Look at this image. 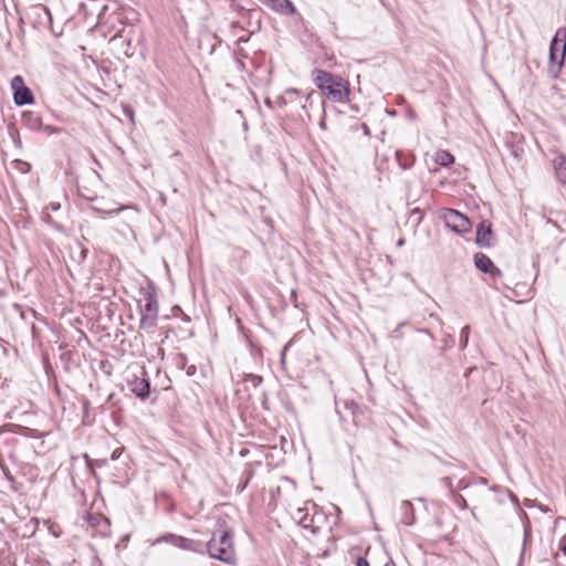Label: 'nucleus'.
<instances>
[{"label":"nucleus","mask_w":566,"mask_h":566,"mask_svg":"<svg viewBox=\"0 0 566 566\" xmlns=\"http://www.w3.org/2000/svg\"><path fill=\"white\" fill-rule=\"evenodd\" d=\"M312 74L315 86L326 98L334 103L349 101L350 85L346 78L321 69H314Z\"/></svg>","instance_id":"1"},{"label":"nucleus","mask_w":566,"mask_h":566,"mask_svg":"<svg viewBox=\"0 0 566 566\" xmlns=\"http://www.w3.org/2000/svg\"><path fill=\"white\" fill-rule=\"evenodd\" d=\"M206 552L211 558L233 563L234 547H233V532L227 526L226 521L219 518L216 524V531L212 537L205 543Z\"/></svg>","instance_id":"2"},{"label":"nucleus","mask_w":566,"mask_h":566,"mask_svg":"<svg viewBox=\"0 0 566 566\" xmlns=\"http://www.w3.org/2000/svg\"><path fill=\"white\" fill-rule=\"evenodd\" d=\"M566 57V29L559 28L549 43L547 72L552 78H557Z\"/></svg>","instance_id":"3"},{"label":"nucleus","mask_w":566,"mask_h":566,"mask_svg":"<svg viewBox=\"0 0 566 566\" xmlns=\"http://www.w3.org/2000/svg\"><path fill=\"white\" fill-rule=\"evenodd\" d=\"M160 543H168L179 549L192 552L197 554L203 555L206 553V544L202 541L188 538L181 535H177L174 533H165L157 537L153 545H157Z\"/></svg>","instance_id":"4"},{"label":"nucleus","mask_w":566,"mask_h":566,"mask_svg":"<svg viewBox=\"0 0 566 566\" xmlns=\"http://www.w3.org/2000/svg\"><path fill=\"white\" fill-rule=\"evenodd\" d=\"M442 219L447 228L457 234L469 233L472 229V222L468 216L453 208L442 210Z\"/></svg>","instance_id":"5"},{"label":"nucleus","mask_w":566,"mask_h":566,"mask_svg":"<svg viewBox=\"0 0 566 566\" xmlns=\"http://www.w3.org/2000/svg\"><path fill=\"white\" fill-rule=\"evenodd\" d=\"M10 86L12 90L13 103L17 106L21 107L25 105H32L35 103L33 92L29 86H27L24 78L21 75L13 76L10 82Z\"/></svg>","instance_id":"6"},{"label":"nucleus","mask_w":566,"mask_h":566,"mask_svg":"<svg viewBox=\"0 0 566 566\" xmlns=\"http://www.w3.org/2000/svg\"><path fill=\"white\" fill-rule=\"evenodd\" d=\"M475 244L480 248H492L496 244V235L491 221L482 219L475 229Z\"/></svg>","instance_id":"7"},{"label":"nucleus","mask_w":566,"mask_h":566,"mask_svg":"<svg viewBox=\"0 0 566 566\" xmlns=\"http://www.w3.org/2000/svg\"><path fill=\"white\" fill-rule=\"evenodd\" d=\"M142 376H136L128 380L129 390L140 400H146L149 398L151 392L150 380L147 376V373L144 368H142Z\"/></svg>","instance_id":"8"},{"label":"nucleus","mask_w":566,"mask_h":566,"mask_svg":"<svg viewBox=\"0 0 566 566\" xmlns=\"http://www.w3.org/2000/svg\"><path fill=\"white\" fill-rule=\"evenodd\" d=\"M139 310H159L156 286L151 281H148L145 286L139 289Z\"/></svg>","instance_id":"9"},{"label":"nucleus","mask_w":566,"mask_h":566,"mask_svg":"<svg viewBox=\"0 0 566 566\" xmlns=\"http://www.w3.org/2000/svg\"><path fill=\"white\" fill-rule=\"evenodd\" d=\"M473 262H474L475 268L480 272H482L484 274H489L492 279H497V277H501L503 275V273L500 270V268H497L494 264V262L490 259V256H488L483 252H476L473 255Z\"/></svg>","instance_id":"10"},{"label":"nucleus","mask_w":566,"mask_h":566,"mask_svg":"<svg viewBox=\"0 0 566 566\" xmlns=\"http://www.w3.org/2000/svg\"><path fill=\"white\" fill-rule=\"evenodd\" d=\"M240 14L247 19V24L252 28L250 35L259 32L262 28V14L261 8L244 9L241 8Z\"/></svg>","instance_id":"11"},{"label":"nucleus","mask_w":566,"mask_h":566,"mask_svg":"<svg viewBox=\"0 0 566 566\" xmlns=\"http://www.w3.org/2000/svg\"><path fill=\"white\" fill-rule=\"evenodd\" d=\"M275 12L284 15H292L296 9L291 0H260Z\"/></svg>","instance_id":"12"},{"label":"nucleus","mask_w":566,"mask_h":566,"mask_svg":"<svg viewBox=\"0 0 566 566\" xmlns=\"http://www.w3.org/2000/svg\"><path fill=\"white\" fill-rule=\"evenodd\" d=\"M21 122L23 126L33 132H40L41 127H43L42 117L32 111H23L21 113Z\"/></svg>","instance_id":"13"},{"label":"nucleus","mask_w":566,"mask_h":566,"mask_svg":"<svg viewBox=\"0 0 566 566\" xmlns=\"http://www.w3.org/2000/svg\"><path fill=\"white\" fill-rule=\"evenodd\" d=\"M293 518L304 528H311L313 533L318 532V527L313 526L314 517H310L307 507H298L293 514Z\"/></svg>","instance_id":"14"},{"label":"nucleus","mask_w":566,"mask_h":566,"mask_svg":"<svg viewBox=\"0 0 566 566\" xmlns=\"http://www.w3.org/2000/svg\"><path fill=\"white\" fill-rule=\"evenodd\" d=\"M158 310H143L140 312L139 328L150 329L157 325Z\"/></svg>","instance_id":"15"},{"label":"nucleus","mask_w":566,"mask_h":566,"mask_svg":"<svg viewBox=\"0 0 566 566\" xmlns=\"http://www.w3.org/2000/svg\"><path fill=\"white\" fill-rule=\"evenodd\" d=\"M400 511H401V523H403L407 526H411L415 524V509L410 501H402L400 504Z\"/></svg>","instance_id":"16"},{"label":"nucleus","mask_w":566,"mask_h":566,"mask_svg":"<svg viewBox=\"0 0 566 566\" xmlns=\"http://www.w3.org/2000/svg\"><path fill=\"white\" fill-rule=\"evenodd\" d=\"M558 180L566 185V155L559 154L553 161Z\"/></svg>","instance_id":"17"},{"label":"nucleus","mask_w":566,"mask_h":566,"mask_svg":"<svg viewBox=\"0 0 566 566\" xmlns=\"http://www.w3.org/2000/svg\"><path fill=\"white\" fill-rule=\"evenodd\" d=\"M83 458L85 460L87 470L90 471V473L93 476H96L95 468H104L108 463L107 459H105V458H103V459H92V458H90V455L87 453H84Z\"/></svg>","instance_id":"18"},{"label":"nucleus","mask_w":566,"mask_h":566,"mask_svg":"<svg viewBox=\"0 0 566 566\" xmlns=\"http://www.w3.org/2000/svg\"><path fill=\"white\" fill-rule=\"evenodd\" d=\"M0 469H1L6 480L9 482L11 490L14 492H18L21 486V483L17 482L15 478L11 474V471L3 462V459L1 455H0Z\"/></svg>","instance_id":"19"},{"label":"nucleus","mask_w":566,"mask_h":566,"mask_svg":"<svg viewBox=\"0 0 566 566\" xmlns=\"http://www.w3.org/2000/svg\"><path fill=\"white\" fill-rule=\"evenodd\" d=\"M396 159L402 169H410L415 163V157L412 155H406L401 150L396 151Z\"/></svg>","instance_id":"20"},{"label":"nucleus","mask_w":566,"mask_h":566,"mask_svg":"<svg viewBox=\"0 0 566 566\" xmlns=\"http://www.w3.org/2000/svg\"><path fill=\"white\" fill-rule=\"evenodd\" d=\"M505 146L509 148L512 157H514L516 160H521L524 155V148L520 142L507 140Z\"/></svg>","instance_id":"21"},{"label":"nucleus","mask_w":566,"mask_h":566,"mask_svg":"<svg viewBox=\"0 0 566 566\" xmlns=\"http://www.w3.org/2000/svg\"><path fill=\"white\" fill-rule=\"evenodd\" d=\"M436 163L442 167H449L454 163V156L448 150H440L436 155Z\"/></svg>","instance_id":"22"},{"label":"nucleus","mask_w":566,"mask_h":566,"mask_svg":"<svg viewBox=\"0 0 566 566\" xmlns=\"http://www.w3.org/2000/svg\"><path fill=\"white\" fill-rule=\"evenodd\" d=\"M416 332L424 335L426 339L423 342V345H426L427 347H429L432 350L437 349V347L434 345L436 338H434V336L432 335V333L429 329H427V328H417Z\"/></svg>","instance_id":"23"},{"label":"nucleus","mask_w":566,"mask_h":566,"mask_svg":"<svg viewBox=\"0 0 566 566\" xmlns=\"http://www.w3.org/2000/svg\"><path fill=\"white\" fill-rule=\"evenodd\" d=\"M470 336V326L465 325L461 328L460 338H459V348L460 350H464L469 344Z\"/></svg>","instance_id":"24"},{"label":"nucleus","mask_w":566,"mask_h":566,"mask_svg":"<svg viewBox=\"0 0 566 566\" xmlns=\"http://www.w3.org/2000/svg\"><path fill=\"white\" fill-rule=\"evenodd\" d=\"M243 381L250 382L254 388H256L263 382V377L252 373L244 374Z\"/></svg>","instance_id":"25"},{"label":"nucleus","mask_w":566,"mask_h":566,"mask_svg":"<svg viewBox=\"0 0 566 566\" xmlns=\"http://www.w3.org/2000/svg\"><path fill=\"white\" fill-rule=\"evenodd\" d=\"M8 132H9L10 137L13 140L14 146L18 147V148H21L22 147V142L20 139L19 132L15 128L14 124H9L8 125Z\"/></svg>","instance_id":"26"},{"label":"nucleus","mask_w":566,"mask_h":566,"mask_svg":"<svg viewBox=\"0 0 566 566\" xmlns=\"http://www.w3.org/2000/svg\"><path fill=\"white\" fill-rule=\"evenodd\" d=\"M345 408L352 412L354 420L357 418L358 413L361 412L359 403L354 400L345 401Z\"/></svg>","instance_id":"27"},{"label":"nucleus","mask_w":566,"mask_h":566,"mask_svg":"<svg viewBox=\"0 0 566 566\" xmlns=\"http://www.w3.org/2000/svg\"><path fill=\"white\" fill-rule=\"evenodd\" d=\"M409 217L410 218H415L416 219V226H419L422 222L423 218H424V210L419 208V207H416V208L410 210Z\"/></svg>","instance_id":"28"},{"label":"nucleus","mask_w":566,"mask_h":566,"mask_svg":"<svg viewBox=\"0 0 566 566\" xmlns=\"http://www.w3.org/2000/svg\"><path fill=\"white\" fill-rule=\"evenodd\" d=\"M453 503L460 509V510H467L469 507L467 500L459 493H453L452 495Z\"/></svg>","instance_id":"29"},{"label":"nucleus","mask_w":566,"mask_h":566,"mask_svg":"<svg viewBox=\"0 0 566 566\" xmlns=\"http://www.w3.org/2000/svg\"><path fill=\"white\" fill-rule=\"evenodd\" d=\"M294 343V338H291L285 345L284 347L282 348L281 353H280V363L282 365V367L285 366V361H286V353L287 350L291 348V346L293 345Z\"/></svg>","instance_id":"30"},{"label":"nucleus","mask_w":566,"mask_h":566,"mask_svg":"<svg viewBox=\"0 0 566 566\" xmlns=\"http://www.w3.org/2000/svg\"><path fill=\"white\" fill-rule=\"evenodd\" d=\"M176 365L180 369H185L188 366V357L184 353H179L176 356Z\"/></svg>","instance_id":"31"},{"label":"nucleus","mask_w":566,"mask_h":566,"mask_svg":"<svg viewBox=\"0 0 566 566\" xmlns=\"http://www.w3.org/2000/svg\"><path fill=\"white\" fill-rule=\"evenodd\" d=\"M41 130L45 132L48 135H57L63 129L61 127L52 126V125H44L41 127Z\"/></svg>","instance_id":"32"},{"label":"nucleus","mask_w":566,"mask_h":566,"mask_svg":"<svg viewBox=\"0 0 566 566\" xmlns=\"http://www.w3.org/2000/svg\"><path fill=\"white\" fill-rule=\"evenodd\" d=\"M31 334H32L33 342L41 344L40 329L36 327V325L34 323H32V325H31Z\"/></svg>","instance_id":"33"},{"label":"nucleus","mask_w":566,"mask_h":566,"mask_svg":"<svg viewBox=\"0 0 566 566\" xmlns=\"http://www.w3.org/2000/svg\"><path fill=\"white\" fill-rule=\"evenodd\" d=\"M123 114L125 117H127L132 123H134V116H135V112L133 109L132 106L129 105H124L123 106Z\"/></svg>","instance_id":"34"},{"label":"nucleus","mask_w":566,"mask_h":566,"mask_svg":"<svg viewBox=\"0 0 566 566\" xmlns=\"http://www.w3.org/2000/svg\"><path fill=\"white\" fill-rule=\"evenodd\" d=\"M181 333H182V337L184 338H190L193 336V329L190 325H182L181 327H179Z\"/></svg>","instance_id":"35"},{"label":"nucleus","mask_w":566,"mask_h":566,"mask_svg":"<svg viewBox=\"0 0 566 566\" xmlns=\"http://www.w3.org/2000/svg\"><path fill=\"white\" fill-rule=\"evenodd\" d=\"M15 163H17V167H19V169H20L22 172H24V174H25V172H29V171H30V169H31V165H30L29 163L23 161V160H21V159L15 160Z\"/></svg>","instance_id":"36"},{"label":"nucleus","mask_w":566,"mask_h":566,"mask_svg":"<svg viewBox=\"0 0 566 566\" xmlns=\"http://www.w3.org/2000/svg\"><path fill=\"white\" fill-rule=\"evenodd\" d=\"M407 325H408L407 322L399 323L396 326V328L392 331L391 336L395 337V338H401L402 337V333L400 332V329H401V327L407 326Z\"/></svg>","instance_id":"37"},{"label":"nucleus","mask_w":566,"mask_h":566,"mask_svg":"<svg viewBox=\"0 0 566 566\" xmlns=\"http://www.w3.org/2000/svg\"><path fill=\"white\" fill-rule=\"evenodd\" d=\"M92 209L94 211H97V212L104 213V214H114V213H117L118 211L122 210V208L106 210V209H103V208H99V207H92Z\"/></svg>","instance_id":"38"},{"label":"nucleus","mask_w":566,"mask_h":566,"mask_svg":"<svg viewBox=\"0 0 566 566\" xmlns=\"http://www.w3.org/2000/svg\"><path fill=\"white\" fill-rule=\"evenodd\" d=\"M14 307L20 312L21 318L27 319V313L22 310V306L14 304ZM28 314L32 317H35V312L33 310H29Z\"/></svg>","instance_id":"39"},{"label":"nucleus","mask_w":566,"mask_h":566,"mask_svg":"<svg viewBox=\"0 0 566 566\" xmlns=\"http://www.w3.org/2000/svg\"><path fill=\"white\" fill-rule=\"evenodd\" d=\"M442 483L443 485L450 491L451 495H453V493H455L453 491V486H452V479L450 476H444L442 478Z\"/></svg>","instance_id":"40"},{"label":"nucleus","mask_w":566,"mask_h":566,"mask_svg":"<svg viewBox=\"0 0 566 566\" xmlns=\"http://www.w3.org/2000/svg\"><path fill=\"white\" fill-rule=\"evenodd\" d=\"M212 38L216 40V42L211 45L209 54H213L217 46L222 43V39L218 34L213 33Z\"/></svg>","instance_id":"41"},{"label":"nucleus","mask_w":566,"mask_h":566,"mask_svg":"<svg viewBox=\"0 0 566 566\" xmlns=\"http://www.w3.org/2000/svg\"><path fill=\"white\" fill-rule=\"evenodd\" d=\"M356 566H370L369 562L365 556H358L355 560Z\"/></svg>","instance_id":"42"},{"label":"nucleus","mask_w":566,"mask_h":566,"mask_svg":"<svg viewBox=\"0 0 566 566\" xmlns=\"http://www.w3.org/2000/svg\"><path fill=\"white\" fill-rule=\"evenodd\" d=\"M185 369H186L187 376H189V377L195 376L197 373V367L195 365L187 366Z\"/></svg>","instance_id":"43"},{"label":"nucleus","mask_w":566,"mask_h":566,"mask_svg":"<svg viewBox=\"0 0 566 566\" xmlns=\"http://www.w3.org/2000/svg\"><path fill=\"white\" fill-rule=\"evenodd\" d=\"M531 538V527L530 525L528 526H525L524 527V543H523V547H525L526 545V542Z\"/></svg>","instance_id":"44"},{"label":"nucleus","mask_w":566,"mask_h":566,"mask_svg":"<svg viewBox=\"0 0 566 566\" xmlns=\"http://www.w3.org/2000/svg\"><path fill=\"white\" fill-rule=\"evenodd\" d=\"M431 455H432V457H433L438 462H440L442 465L448 467V468L453 467V464H452V463H450V462H447V461L442 460L439 455H437V454H434V453H431Z\"/></svg>","instance_id":"45"},{"label":"nucleus","mask_w":566,"mask_h":566,"mask_svg":"<svg viewBox=\"0 0 566 566\" xmlns=\"http://www.w3.org/2000/svg\"><path fill=\"white\" fill-rule=\"evenodd\" d=\"M42 219H43V221H44L45 223H48L49 226L53 224V222L55 221V220L51 217V214H50V213H48V212H44V213H43Z\"/></svg>","instance_id":"46"},{"label":"nucleus","mask_w":566,"mask_h":566,"mask_svg":"<svg viewBox=\"0 0 566 566\" xmlns=\"http://www.w3.org/2000/svg\"><path fill=\"white\" fill-rule=\"evenodd\" d=\"M50 227H52L54 230L59 231V232H62L64 233L65 232V228L63 224L54 221L53 224H51Z\"/></svg>","instance_id":"47"},{"label":"nucleus","mask_w":566,"mask_h":566,"mask_svg":"<svg viewBox=\"0 0 566 566\" xmlns=\"http://www.w3.org/2000/svg\"><path fill=\"white\" fill-rule=\"evenodd\" d=\"M406 117L410 120H416L417 119V113L412 109V108H409L406 113Z\"/></svg>","instance_id":"48"},{"label":"nucleus","mask_w":566,"mask_h":566,"mask_svg":"<svg viewBox=\"0 0 566 566\" xmlns=\"http://www.w3.org/2000/svg\"><path fill=\"white\" fill-rule=\"evenodd\" d=\"M80 249H81V252H80L81 261H84L87 258L88 250L85 247H83L82 244H80Z\"/></svg>","instance_id":"49"},{"label":"nucleus","mask_w":566,"mask_h":566,"mask_svg":"<svg viewBox=\"0 0 566 566\" xmlns=\"http://www.w3.org/2000/svg\"><path fill=\"white\" fill-rule=\"evenodd\" d=\"M291 300L293 301L294 303V306L296 308H301V305L300 303L297 302V295H296V292L294 290L291 291Z\"/></svg>","instance_id":"50"},{"label":"nucleus","mask_w":566,"mask_h":566,"mask_svg":"<svg viewBox=\"0 0 566 566\" xmlns=\"http://www.w3.org/2000/svg\"><path fill=\"white\" fill-rule=\"evenodd\" d=\"M46 209L51 211H59L61 209V205L59 202H50Z\"/></svg>","instance_id":"51"},{"label":"nucleus","mask_w":566,"mask_h":566,"mask_svg":"<svg viewBox=\"0 0 566 566\" xmlns=\"http://www.w3.org/2000/svg\"><path fill=\"white\" fill-rule=\"evenodd\" d=\"M171 311L174 316H180L184 313L179 305H175Z\"/></svg>","instance_id":"52"},{"label":"nucleus","mask_w":566,"mask_h":566,"mask_svg":"<svg viewBox=\"0 0 566 566\" xmlns=\"http://www.w3.org/2000/svg\"><path fill=\"white\" fill-rule=\"evenodd\" d=\"M250 40V35H242L240 38H238V40L235 41V44H242V43H248Z\"/></svg>","instance_id":"53"},{"label":"nucleus","mask_w":566,"mask_h":566,"mask_svg":"<svg viewBox=\"0 0 566 566\" xmlns=\"http://www.w3.org/2000/svg\"><path fill=\"white\" fill-rule=\"evenodd\" d=\"M506 492H507V494H509V496H510L511 501H512L513 503L517 504V503H518V499H517V496H516V495H515L511 490H506Z\"/></svg>","instance_id":"54"},{"label":"nucleus","mask_w":566,"mask_h":566,"mask_svg":"<svg viewBox=\"0 0 566 566\" xmlns=\"http://www.w3.org/2000/svg\"><path fill=\"white\" fill-rule=\"evenodd\" d=\"M180 317H181V321L184 322V324L190 325L191 319H190V317L187 314L182 313L180 315Z\"/></svg>","instance_id":"55"},{"label":"nucleus","mask_w":566,"mask_h":566,"mask_svg":"<svg viewBox=\"0 0 566 566\" xmlns=\"http://www.w3.org/2000/svg\"><path fill=\"white\" fill-rule=\"evenodd\" d=\"M361 129H363V133H364L365 136H370V134H371L370 133V128H369V126L367 124H363L361 125Z\"/></svg>","instance_id":"56"},{"label":"nucleus","mask_w":566,"mask_h":566,"mask_svg":"<svg viewBox=\"0 0 566 566\" xmlns=\"http://www.w3.org/2000/svg\"><path fill=\"white\" fill-rule=\"evenodd\" d=\"M42 10L44 11L45 15L48 17V20L50 23H52V14L50 10L46 7H43Z\"/></svg>","instance_id":"57"},{"label":"nucleus","mask_w":566,"mask_h":566,"mask_svg":"<svg viewBox=\"0 0 566 566\" xmlns=\"http://www.w3.org/2000/svg\"><path fill=\"white\" fill-rule=\"evenodd\" d=\"M96 520H97V518H96L95 516L91 515V514H90V515H88V517H87V522H88L92 526H94V525H95Z\"/></svg>","instance_id":"58"},{"label":"nucleus","mask_w":566,"mask_h":566,"mask_svg":"<svg viewBox=\"0 0 566 566\" xmlns=\"http://www.w3.org/2000/svg\"><path fill=\"white\" fill-rule=\"evenodd\" d=\"M244 29L243 27H241L240 22L239 21H233L231 22V29Z\"/></svg>","instance_id":"59"},{"label":"nucleus","mask_w":566,"mask_h":566,"mask_svg":"<svg viewBox=\"0 0 566 566\" xmlns=\"http://www.w3.org/2000/svg\"><path fill=\"white\" fill-rule=\"evenodd\" d=\"M386 113H387V115H389L390 117H395V116L397 115V111H395V109H389V108H387V109H386Z\"/></svg>","instance_id":"60"},{"label":"nucleus","mask_w":566,"mask_h":566,"mask_svg":"<svg viewBox=\"0 0 566 566\" xmlns=\"http://www.w3.org/2000/svg\"><path fill=\"white\" fill-rule=\"evenodd\" d=\"M119 458V450L116 449L113 453H112V460H117Z\"/></svg>","instance_id":"61"},{"label":"nucleus","mask_w":566,"mask_h":566,"mask_svg":"<svg viewBox=\"0 0 566 566\" xmlns=\"http://www.w3.org/2000/svg\"><path fill=\"white\" fill-rule=\"evenodd\" d=\"M458 488L460 490H464L467 488V484H464L463 481H459Z\"/></svg>","instance_id":"62"},{"label":"nucleus","mask_w":566,"mask_h":566,"mask_svg":"<svg viewBox=\"0 0 566 566\" xmlns=\"http://www.w3.org/2000/svg\"><path fill=\"white\" fill-rule=\"evenodd\" d=\"M403 244H405V239H399V240L397 241V245H398V247H402Z\"/></svg>","instance_id":"63"},{"label":"nucleus","mask_w":566,"mask_h":566,"mask_svg":"<svg viewBox=\"0 0 566 566\" xmlns=\"http://www.w3.org/2000/svg\"><path fill=\"white\" fill-rule=\"evenodd\" d=\"M560 549H562V552L564 553V555L566 556V542H565V545H564V546H562V548H560Z\"/></svg>","instance_id":"64"}]
</instances>
